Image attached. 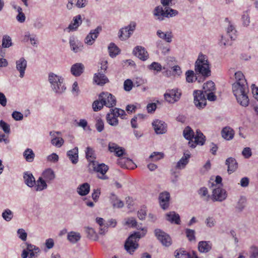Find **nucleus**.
I'll return each instance as SVG.
<instances>
[{
  "label": "nucleus",
  "instance_id": "obj_1",
  "mask_svg": "<svg viewBox=\"0 0 258 258\" xmlns=\"http://www.w3.org/2000/svg\"><path fill=\"white\" fill-rule=\"evenodd\" d=\"M232 91L239 104L246 107L249 104V98L247 94L249 89L247 83H234L232 85Z\"/></svg>",
  "mask_w": 258,
  "mask_h": 258
},
{
  "label": "nucleus",
  "instance_id": "obj_2",
  "mask_svg": "<svg viewBox=\"0 0 258 258\" xmlns=\"http://www.w3.org/2000/svg\"><path fill=\"white\" fill-rule=\"evenodd\" d=\"M195 71L197 74L206 78L211 75L210 63L206 55L200 53L195 63Z\"/></svg>",
  "mask_w": 258,
  "mask_h": 258
},
{
  "label": "nucleus",
  "instance_id": "obj_3",
  "mask_svg": "<svg viewBox=\"0 0 258 258\" xmlns=\"http://www.w3.org/2000/svg\"><path fill=\"white\" fill-rule=\"evenodd\" d=\"M48 81L51 90L57 94H61L65 92L66 87L63 78L53 73H50L48 76Z\"/></svg>",
  "mask_w": 258,
  "mask_h": 258
},
{
  "label": "nucleus",
  "instance_id": "obj_4",
  "mask_svg": "<svg viewBox=\"0 0 258 258\" xmlns=\"http://www.w3.org/2000/svg\"><path fill=\"white\" fill-rule=\"evenodd\" d=\"M193 94L195 104L199 108H203L206 105L207 100L205 96H207V99L211 101H215L217 99V97L215 95V92L204 94L203 92L201 90H195Z\"/></svg>",
  "mask_w": 258,
  "mask_h": 258
},
{
  "label": "nucleus",
  "instance_id": "obj_5",
  "mask_svg": "<svg viewBox=\"0 0 258 258\" xmlns=\"http://www.w3.org/2000/svg\"><path fill=\"white\" fill-rule=\"evenodd\" d=\"M142 230L143 231L142 235L139 232H136L131 234L126 239L124 244V248L130 254H132L137 249L139 246L138 241L142 236L145 234L146 232L144 231V229H142ZM145 231H146L145 230Z\"/></svg>",
  "mask_w": 258,
  "mask_h": 258
},
{
  "label": "nucleus",
  "instance_id": "obj_6",
  "mask_svg": "<svg viewBox=\"0 0 258 258\" xmlns=\"http://www.w3.org/2000/svg\"><path fill=\"white\" fill-rule=\"evenodd\" d=\"M90 168H92L94 171L97 173V177L101 179H107L108 177L105 175L108 170V167L104 163H98L97 162H93L89 163Z\"/></svg>",
  "mask_w": 258,
  "mask_h": 258
},
{
  "label": "nucleus",
  "instance_id": "obj_7",
  "mask_svg": "<svg viewBox=\"0 0 258 258\" xmlns=\"http://www.w3.org/2000/svg\"><path fill=\"white\" fill-rule=\"evenodd\" d=\"M136 23L132 21L127 26L121 28L118 33L119 39L122 41L128 39L133 34L136 29Z\"/></svg>",
  "mask_w": 258,
  "mask_h": 258
},
{
  "label": "nucleus",
  "instance_id": "obj_8",
  "mask_svg": "<svg viewBox=\"0 0 258 258\" xmlns=\"http://www.w3.org/2000/svg\"><path fill=\"white\" fill-rule=\"evenodd\" d=\"M99 99L102 101L104 106L107 107L111 108L116 105V98L110 93L102 92L99 95Z\"/></svg>",
  "mask_w": 258,
  "mask_h": 258
},
{
  "label": "nucleus",
  "instance_id": "obj_9",
  "mask_svg": "<svg viewBox=\"0 0 258 258\" xmlns=\"http://www.w3.org/2000/svg\"><path fill=\"white\" fill-rule=\"evenodd\" d=\"M155 234L157 239L163 245L169 246L171 244L172 240L170 236L164 231L157 229L155 230Z\"/></svg>",
  "mask_w": 258,
  "mask_h": 258
},
{
  "label": "nucleus",
  "instance_id": "obj_10",
  "mask_svg": "<svg viewBox=\"0 0 258 258\" xmlns=\"http://www.w3.org/2000/svg\"><path fill=\"white\" fill-rule=\"evenodd\" d=\"M101 30L102 27L100 26H98L95 29L91 30L85 38V44L88 45L93 44Z\"/></svg>",
  "mask_w": 258,
  "mask_h": 258
},
{
  "label": "nucleus",
  "instance_id": "obj_11",
  "mask_svg": "<svg viewBox=\"0 0 258 258\" xmlns=\"http://www.w3.org/2000/svg\"><path fill=\"white\" fill-rule=\"evenodd\" d=\"M181 96V92L177 89H172L166 91L164 94L165 100L171 103L178 101Z\"/></svg>",
  "mask_w": 258,
  "mask_h": 258
},
{
  "label": "nucleus",
  "instance_id": "obj_12",
  "mask_svg": "<svg viewBox=\"0 0 258 258\" xmlns=\"http://www.w3.org/2000/svg\"><path fill=\"white\" fill-rule=\"evenodd\" d=\"M152 124L157 134H163L167 132V124L162 120L155 119Z\"/></svg>",
  "mask_w": 258,
  "mask_h": 258
},
{
  "label": "nucleus",
  "instance_id": "obj_13",
  "mask_svg": "<svg viewBox=\"0 0 258 258\" xmlns=\"http://www.w3.org/2000/svg\"><path fill=\"white\" fill-rule=\"evenodd\" d=\"M226 198L227 193L224 189L218 187L213 189L212 199L214 201L222 202L225 200Z\"/></svg>",
  "mask_w": 258,
  "mask_h": 258
},
{
  "label": "nucleus",
  "instance_id": "obj_14",
  "mask_svg": "<svg viewBox=\"0 0 258 258\" xmlns=\"http://www.w3.org/2000/svg\"><path fill=\"white\" fill-rule=\"evenodd\" d=\"M69 44L71 50L75 53L81 52L84 48L83 43L73 36L70 38Z\"/></svg>",
  "mask_w": 258,
  "mask_h": 258
},
{
  "label": "nucleus",
  "instance_id": "obj_15",
  "mask_svg": "<svg viewBox=\"0 0 258 258\" xmlns=\"http://www.w3.org/2000/svg\"><path fill=\"white\" fill-rule=\"evenodd\" d=\"M82 23V17L80 15H78L73 18L71 23L64 30L68 32L75 31L77 30L78 27L81 25Z\"/></svg>",
  "mask_w": 258,
  "mask_h": 258
},
{
  "label": "nucleus",
  "instance_id": "obj_16",
  "mask_svg": "<svg viewBox=\"0 0 258 258\" xmlns=\"http://www.w3.org/2000/svg\"><path fill=\"white\" fill-rule=\"evenodd\" d=\"M153 15L155 19L159 21L164 20L167 16L165 8L163 9V7L160 6L155 7L153 11Z\"/></svg>",
  "mask_w": 258,
  "mask_h": 258
},
{
  "label": "nucleus",
  "instance_id": "obj_17",
  "mask_svg": "<svg viewBox=\"0 0 258 258\" xmlns=\"http://www.w3.org/2000/svg\"><path fill=\"white\" fill-rule=\"evenodd\" d=\"M16 69L20 73V77L21 78H23L27 68V60L24 57H21L16 61Z\"/></svg>",
  "mask_w": 258,
  "mask_h": 258
},
{
  "label": "nucleus",
  "instance_id": "obj_18",
  "mask_svg": "<svg viewBox=\"0 0 258 258\" xmlns=\"http://www.w3.org/2000/svg\"><path fill=\"white\" fill-rule=\"evenodd\" d=\"M170 198V194L167 191L160 194L159 201L160 205L163 209L165 210L169 207Z\"/></svg>",
  "mask_w": 258,
  "mask_h": 258
},
{
  "label": "nucleus",
  "instance_id": "obj_19",
  "mask_svg": "<svg viewBox=\"0 0 258 258\" xmlns=\"http://www.w3.org/2000/svg\"><path fill=\"white\" fill-rule=\"evenodd\" d=\"M134 54L142 60L148 59L149 55L145 48L141 46H137L133 50Z\"/></svg>",
  "mask_w": 258,
  "mask_h": 258
},
{
  "label": "nucleus",
  "instance_id": "obj_20",
  "mask_svg": "<svg viewBox=\"0 0 258 258\" xmlns=\"http://www.w3.org/2000/svg\"><path fill=\"white\" fill-rule=\"evenodd\" d=\"M108 150L112 153H114L115 156L120 157L125 152L124 148L119 146L116 144L110 142L108 144Z\"/></svg>",
  "mask_w": 258,
  "mask_h": 258
},
{
  "label": "nucleus",
  "instance_id": "obj_21",
  "mask_svg": "<svg viewBox=\"0 0 258 258\" xmlns=\"http://www.w3.org/2000/svg\"><path fill=\"white\" fill-rule=\"evenodd\" d=\"M225 21L228 23V26L226 28L227 34L231 40H235L237 36V31L235 29V26L227 18H225Z\"/></svg>",
  "mask_w": 258,
  "mask_h": 258
},
{
  "label": "nucleus",
  "instance_id": "obj_22",
  "mask_svg": "<svg viewBox=\"0 0 258 258\" xmlns=\"http://www.w3.org/2000/svg\"><path fill=\"white\" fill-rule=\"evenodd\" d=\"M85 67L82 63H76L71 68V73L75 77L80 76L84 71Z\"/></svg>",
  "mask_w": 258,
  "mask_h": 258
},
{
  "label": "nucleus",
  "instance_id": "obj_23",
  "mask_svg": "<svg viewBox=\"0 0 258 258\" xmlns=\"http://www.w3.org/2000/svg\"><path fill=\"white\" fill-rule=\"evenodd\" d=\"M94 82L98 85L102 86L109 82L108 79L103 73H95L93 77Z\"/></svg>",
  "mask_w": 258,
  "mask_h": 258
},
{
  "label": "nucleus",
  "instance_id": "obj_24",
  "mask_svg": "<svg viewBox=\"0 0 258 258\" xmlns=\"http://www.w3.org/2000/svg\"><path fill=\"white\" fill-rule=\"evenodd\" d=\"M190 157L189 152L187 151L184 153L183 156L177 163L176 168L179 169H182L185 168V166L189 162V159Z\"/></svg>",
  "mask_w": 258,
  "mask_h": 258
},
{
  "label": "nucleus",
  "instance_id": "obj_25",
  "mask_svg": "<svg viewBox=\"0 0 258 258\" xmlns=\"http://www.w3.org/2000/svg\"><path fill=\"white\" fill-rule=\"evenodd\" d=\"M225 164L228 166V172L231 174L237 169L238 164L235 159L232 157L228 158L225 161Z\"/></svg>",
  "mask_w": 258,
  "mask_h": 258
},
{
  "label": "nucleus",
  "instance_id": "obj_26",
  "mask_svg": "<svg viewBox=\"0 0 258 258\" xmlns=\"http://www.w3.org/2000/svg\"><path fill=\"white\" fill-rule=\"evenodd\" d=\"M25 183L29 187H33L36 183L35 179L33 174L30 172H25L23 174Z\"/></svg>",
  "mask_w": 258,
  "mask_h": 258
},
{
  "label": "nucleus",
  "instance_id": "obj_27",
  "mask_svg": "<svg viewBox=\"0 0 258 258\" xmlns=\"http://www.w3.org/2000/svg\"><path fill=\"white\" fill-rule=\"evenodd\" d=\"M41 177L46 182L50 183L55 178V174L52 169L49 168L42 172Z\"/></svg>",
  "mask_w": 258,
  "mask_h": 258
},
{
  "label": "nucleus",
  "instance_id": "obj_28",
  "mask_svg": "<svg viewBox=\"0 0 258 258\" xmlns=\"http://www.w3.org/2000/svg\"><path fill=\"white\" fill-rule=\"evenodd\" d=\"M67 155L73 164H76L79 160L78 148L75 147L67 152Z\"/></svg>",
  "mask_w": 258,
  "mask_h": 258
},
{
  "label": "nucleus",
  "instance_id": "obj_29",
  "mask_svg": "<svg viewBox=\"0 0 258 258\" xmlns=\"http://www.w3.org/2000/svg\"><path fill=\"white\" fill-rule=\"evenodd\" d=\"M166 219L171 223H174L177 225L180 224V218L178 214L175 212H170L166 215Z\"/></svg>",
  "mask_w": 258,
  "mask_h": 258
},
{
  "label": "nucleus",
  "instance_id": "obj_30",
  "mask_svg": "<svg viewBox=\"0 0 258 258\" xmlns=\"http://www.w3.org/2000/svg\"><path fill=\"white\" fill-rule=\"evenodd\" d=\"M221 135L224 139L229 141L233 138L234 132L230 127L225 126L221 131Z\"/></svg>",
  "mask_w": 258,
  "mask_h": 258
},
{
  "label": "nucleus",
  "instance_id": "obj_31",
  "mask_svg": "<svg viewBox=\"0 0 258 258\" xmlns=\"http://www.w3.org/2000/svg\"><path fill=\"white\" fill-rule=\"evenodd\" d=\"M212 248V243L209 241H201L198 243V249L202 253H207Z\"/></svg>",
  "mask_w": 258,
  "mask_h": 258
},
{
  "label": "nucleus",
  "instance_id": "obj_32",
  "mask_svg": "<svg viewBox=\"0 0 258 258\" xmlns=\"http://www.w3.org/2000/svg\"><path fill=\"white\" fill-rule=\"evenodd\" d=\"M81 238V235L79 232L72 231L68 233L67 239L71 243H76Z\"/></svg>",
  "mask_w": 258,
  "mask_h": 258
},
{
  "label": "nucleus",
  "instance_id": "obj_33",
  "mask_svg": "<svg viewBox=\"0 0 258 258\" xmlns=\"http://www.w3.org/2000/svg\"><path fill=\"white\" fill-rule=\"evenodd\" d=\"M157 35L167 43H170L172 41L173 36L171 32H163L161 30H158L157 31Z\"/></svg>",
  "mask_w": 258,
  "mask_h": 258
},
{
  "label": "nucleus",
  "instance_id": "obj_34",
  "mask_svg": "<svg viewBox=\"0 0 258 258\" xmlns=\"http://www.w3.org/2000/svg\"><path fill=\"white\" fill-rule=\"evenodd\" d=\"M106 120L108 124L112 126H116L118 124L117 116L112 112V109L110 112L106 115Z\"/></svg>",
  "mask_w": 258,
  "mask_h": 258
},
{
  "label": "nucleus",
  "instance_id": "obj_35",
  "mask_svg": "<svg viewBox=\"0 0 258 258\" xmlns=\"http://www.w3.org/2000/svg\"><path fill=\"white\" fill-rule=\"evenodd\" d=\"M34 187L36 191H41L47 188V182L42 177H39Z\"/></svg>",
  "mask_w": 258,
  "mask_h": 258
},
{
  "label": "nucleus",
  "instance_id": "obj_36",
  "mask_svg": "<svg viewBox=\"0 0 258 258\" xmlns=\"http://www.w3.org/2000/svg\"><path fill=\"white\" fill-rule=\"evenodd\" d=\"M90 186L88 183L85 182L80 185L77 188V192L80 196H86L90 191Z\"/></svg>",
  "mask_w": 258,
  "mask_h": 258
},
{
  "label": "nucleus",
  "instance_id": "obj_37",
  "mask_svg": "<svg viewBox=\"0 0 258 258\" xmlns=\"http://www.w3.org/2000/svg\"><path fill=\"white\" fill-rule=\"evenodd\" d=\"M156 44L158 50H161L164 55L168 53L169 52L170 47L169 45L165 44L162 41L158 40Z\"/></svg>",
  "mask_w": 258,
  "mask_h": 258
},
{
  "label": "nucleus",
  "instance_id": "obj_38",
  "mask_svg": "<svg viewBox=\"0 0 258 258\" xmlns=\"http://www.w3.org/2000/svg\"><path fill=\"white\" fill-rule=\"evenodd\" d=\"M246 202V198L243 196L240 197L235 206L236 211L237 212H241L245 207Z\"/></svg>",
  "mask_w": 258,
  "mask_h": 258
},
{
  "label": "nucleus",
  "instance_id": "obj_39",
  "mask_svg": "<svg viewBox=\"0 0 258 258\" xmlns=\"http://www.w3.org/2000/svg\"><path fill=\"white\" fill-rule=\"evenodd\" d=\"M23 156L26 161L32 162L35 157V154L31 149L27 148L23 152Z\"/></svg>",
  "mask_w": 258,
  "mask_h": 258
},
{
  "label": "nucleus",
  "instance_id": "obj_40",
  "mask_svg": "<svg viewBox=\"0 0 258 258\" xmlns=\"http://www.w3.org/2000/svg\"><path fill=\"white\" fill-rule=\"evenodd\" d=\"M203 90L204 94L210 92H215L216 88L214 83L212 81H208L204 84Z\"/></svg>",
  "mask_w": 258,
  "mask_h": 258
},
{
  "label": "nucleus",
  "instance_id": "obj_41",
  "mask_svg": "<svg viewBox=\"0 0 258 258\" xmlns=\"http://www.w3.org/2000/svg\"><path fill=\"white\" fill-rule=\"evenodd\" d=\"M183 135L186 140H191L194 137V132L189 126H186L183 131Z\"/></svg>",
  "mask_w": 258,
  "mask_h": 258
},
{
  "label": "nucleus",
  "instance_id": "obj_42",
  "mask_svg": "<svg viewBox=\"0 0 258 258\" xmlns=\"http://www.w3.org/2000/svg\"><path fill=\"white\" fill-rule=\"evenodd\" d=\"M195 140L197 144L200 145H203L206 141L205 137L200 131H197V135L195 137Z\"/></svg>",
  "mask_w": 258,
  "mask_h": 258
},
{
  "label": "nucleus",
  "instance_id": "obj_43",
  "mask_svg": "<svg viewBox=\"0 0 258 258\" xmlns=\"http://www.w3.org/2000/svg\"><path fill=\"white\" fill-rule=\"evenodd\" d=\"M175 258H189V252L182 248L177 249L174 252Z\"/></svg>",
  "mask_w": 258,
  "mask_h": 258
},
{
  "label": "nucleus",
  "instance_id": "obj_44",
  "mask_svg": "<svg viewBox=\"0 0 258 258\" xmlns=\"http://www.w3.org/2000/svg\"><path fill=\"white\" fill-rule=\"evenodd\" d=\"M109 54L111 57H114L117 55L119 52L118 47L113 43H111L108 46Z\"/></svg>",
  "mask_w": 258,
  "mask_h": 258
},
{
  "label": "nucleus",
  "instance_id": "obj_45",
  "mask_svg": "<svg viewBox=\"0 0 258 258\" xmlns=\"http://www.w3.org/2000/svg\"><path fill=\"white\" fill-rule=\"evenodd\" d=\"M86 157L90 162V163H92L93 162H96L94 160L95 159L94 151L90 147H87L86 150Z\"/></svg>",
  "mask_w": 258,
  "mask_h": 258
},
{
  "label": "nucleus",
  "instance_id": "obj_46",
  "mask_svg": "<svg viewBox=\"0 0 258 258\" xmlns=\"http://www.w3.org/2000/svg\"><path fill=\"white\" fill-rule=\"evenodd\" d=\"M12 39L10 36L5 35L2 39V47L3 48H9L12 45Z\"/></svg>",
  "mask_w": 258,
  "mask_h": 258
},
{
  "label": "nucleus",
  "instance_id": "obj_47",
  "mask_svg": "<svg viewBox=\"0 0 258 258\" xmlns=\"http://www.w3.org/2000/svg\"><path fill=\"white\" fill-rule=\"evenodd\" d=\"M164 157V154L162 152H154L152 153L149 157L148 161H157Z\"/></svg>",
  "mask_w": 258,
  "mask_h": 258
},
{
  "label": "nucleus",
  "instance_id": "obj_48",
  "mask_svg": "<svg viewBox=\"0 0 258 258\" xmlns=\"http://www.w3.org/2000/svg\"><path fill=\"white\" fill-rule=\"evenodd\" d=\"M235 83H247L246 80L243 73L240 71H238L235 73Z\"/></svg>",
  "mask_w": 258,
  "mask_h": 258
},
{
  "label": "nucleus",
  "instance_id": "obj_49",
  "mask_svg": "<svg viewBox=\"0 0 258 258\" xmlns=\"http://www.w3.org/2000/svg\"><path fill=\"white\" fill-rule=\"evenodd\" d=\"M186 81L188 83H192L197 79L195 73L192 70H188L185 73Z\"/></svg>",
  "mask_w": 258,
  "mask_h": 258
},
{
  "label": "nucleus",
  "instance_id": "obj_50",
  "mask_svg": "<svg viewBox=\"0 0 258 258\" xmlns=\"http://www.w3.org/2000/svg\"><path fill=\"white\" fill-rule=\"evenodd\" d=\"M2 216L5 220L9 222L12 219L13 217V213L11 210L7 209L3 211Z\"/></svg>",
  "mask_w": 258,
  "mask_h": 258
},
{
  "label": "nucleus",
  "instance_id": "obj_51",
  "mask_svg": "<svg viewBox=\"0 0 258 258\" xmlns=\"http://www.w3.org/2000/svg\"><path fill=\"white\" fill-rule=\"evenodd\" d=\"M85 232L88 234V237L89 238L93 240H97L98 239L97 235L93 228L86 227L85 228Z\"/></svg>",
  "mask_w": 258,
  "mask_h": 258
},
{
  "label": "nucleus",
  "instance_id": "obj_52",
  "mask_svg": "<svg viewBox=\"0 0 258 258\" xmlns=\"http://www.w3.org/2000/svg\"><path fill=\"white\" fill-rule=\"evenodd\" d=\"M185 233L186 234V236L189 241H192L196 240V232L194 230L186 228L185 229Z\"/></svg>",
  "mask_w": 258,
  "mask_h": 258
},
{
  "label": "nucleus",
  "instance_id": "obj_53",
  "mask_svg": "<svg viewBox=\"0 0 258 258\" xmlns=\"http://www.w3.org/2000/svg\"><path fill=\"white\" fill-rule=\"evenodd\" d=\"M104 105L102 101L98 99V100L94 101L92 104V108L94 111H98L100 110Z\"/></svg>",
  "mask_w": 258,
  "mask_h": 258
},
{
  "label": "nucleus",
  "instance_id": "obj_54",
  "mask_svg": "<svg viewBox=\"0 0 258 258\" xmlns=\"http://www.w3.org/2000/svg\"><path fill=\"white\" fill-rule=\"evenodd\" d=\"M18 237L23 241H25L27 238V233L23 228L18 229L17 231Z\"/></svg>",
  "mask_w": 258,
  "mask_h": 258
},
{
  "label": "nucleus",
  "instance_id": "obj_55",
  "mask_svg": "<svg viewBox=\"0 0 258 258\" xmlns=\"http://www.w3.org/2000/svg\"><path fill=\"white\" fill-rule=\"evenodd\" d=\"M148 69L151 71H156L157 73L162 70V66L157 62H153L148 66Z\"/></svg>",
  "mask_w": 258,
  "mask_h": 258
},
{
  "label": "nucleus",
  "instance_id": "obj_56",
  "mask_svg": "<svg viewBox=\"0 0 258 258\" xmlns=\"http://www.w3.org/2000/svg\"><path fill=\"white\" fill-rule=\"evenodd\" d=\"M206 226L209 228L214 227L216 223V221L213 217H208L205 221Z\"/></svg>",
  "mask_w": 258,
  "mask_h": 258
},
{
  "label": "nucleus",
  "instance_id": "obj_57",
  "mask_svg": "<svg viewBox=\"0 0 258 258\" xmlns=\"http://www.w3.org/2000/svg\"><path fill=\"white\" fill-rule=\"evenodd\" d=\"M96 222L100 226V231L99 233L100 234H104L107 229V227L106 226H103V222L104 220L102 218H97L96 219Z\"/></svg>",
  "mask_w": 258,
  "mask_h": 258
},
{
  "label": "nucleus",
  "instance_id": "obj_58",
  "mask_svg": "<svg viewBox=\"0 0 258 258\" xmlns=\"http://www.w3.org/2000/svg\"><path fill=\"white\" fill-rule=\"evenodd\" d=\"M0 127L5 133L7 134L10 133L11 129L10 125L3 120H0Z\"/></svg>",
  "mask_w": 258,
  "mask_h": 258
},
{
  "label": "nucleus",
  "instance_id": "obj_59",
  "mask_svg": "<svg viewBox=\"0 0 258 258\" xmlns=\"http://www.w3.org/2000/svg\"><path fill=\"white\" fill-rule=\"evenodd\" d=\"M242 24L244 26L247 27L250 24V17L249 15L246 12L243 13L242 15Z\"/></svg>",
  "mask_w": 258,
  "mask_h": 258
},
{
  "label": "nucleus",
  "instance_id": "obj_60",
  "mask_svg": "<svg viewBox=\"0 0 258 258\" xmlns=\"http://www.w3.org/2000/svg\"><path fill=\"white\" fill-rule=\"evenodd\" d=\"M132 160L127 158H120L117 160V163L122 168H127V163L131 162Z\"/></svg>",
  "mask_w": 258,
  "mask_h": 258
},
{
  "label": "nucleus",
  "instance_id": "obj_61",
  "mask_svg": "<svg viewBox=\"0 0 258 258\" xmlns=\"http://www.w3.org/2000/svg\"><path fill=\"white\" fill-rule=\"evenodd\" d=\"M134 86L133 82L130 79H127L124 82L123 88L126 91H131Z\"/></svg>",
  "mask_w": 258,
  "mask_h": 258
},
{
  "label": "nucleus",
  "instance_id": "obj_62",
  "mask_svg": "<svg viewBox=\"0 0 258 258\" xmlns=\"http://www.w3.org/2000/svg\"><path fill=\"white\" fill-rule=\"evenodd\" d=\"M63 143L64 140L61 137L58 138L56 140L54 139L53 140H51V144L57 148H60L61 147Z\"/></svg>",
  "mask_w": 258,
  "mask_h": 258
},
{
  "label": "nucleus",
  "instance_id": "obj_63",
  "mask_svg": "<svg viewBox=\"0 0 258 258\" xmlns=\"http://www.w3.org/2000/svg\"><path fill=\"white\" fill-rule=\"evenodd\" d=\"M95 127L98 132H101L104 130V122L102 119L98 118L96 119Z\"/></svg>",
  "mask_w": 258,
  "mask_h": 258
},
{
  "label": "nucleus",
  "instance_id": "obj_64",
  "mask_svg": "<svg viewBox=\"0 0 258 258\" xmlns=\"http://www.w3.org/2000/svg\"><path fill=\"white\" fill-rule=\"evenodd\" d=\"M25 245L27 246V249L28 250L29 252H34L35 251H40V248L34 245L31 243H29L28 242H26Z\"/></svg>",
  "mask_w": 258,
  "mask_h": 258
}]
</instances>
